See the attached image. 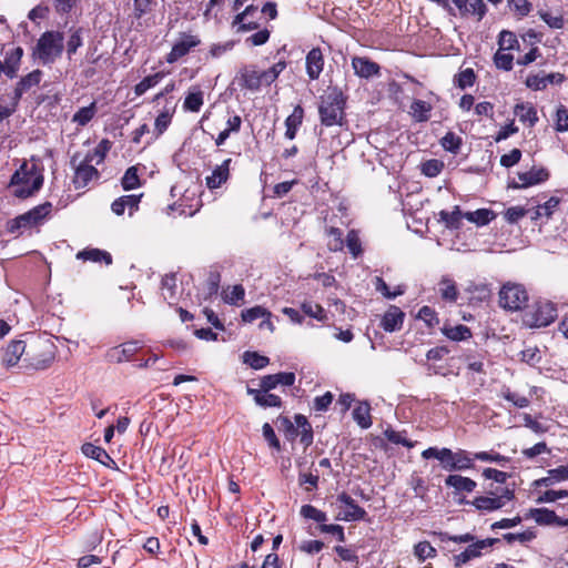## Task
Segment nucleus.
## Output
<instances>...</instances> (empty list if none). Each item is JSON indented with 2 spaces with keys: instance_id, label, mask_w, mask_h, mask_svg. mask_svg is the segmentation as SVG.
Listing matches in <instances>:
<instances>
[{
  "instance_id": "nucleus-10",
  "label": "nucleus",
  "mask_w": 568,
  "mask_h": 568,
  "mask_svg": "<svg viewBox=\"0 0 568 568\" xmlns=\"http://www.w3.org/2000/svg\"><path fill=\"white\" fill-rule=\"evenodd\" d=\"M201 40L195 34L181 33L166 57L169 63H174L186 55L193 48L197 47Z\"/></svg>"
},
{
  "instance_id": "nucleus-43",
  "label": "nucleus",
  "mask_w": 568,
  "mask_h": 568,
  "mask_svg": "<svg viewBox=\"0 0 568 568\" xmlns=\"http://www.w3.org/2000/svg\"><path fill=\"white\" fill-rule=\"evenodd\" d=\"M455 454V463H456V471L467 470L474 468V454L464 450L457 449L454 452Z\"/></svg>"
},
{
  "instance_id": "nucleus-47",
  "label": "nucleus",
  "mask_w": 568,
  "mask_h": 568,
  "mask_svg": "<svg viewBox=\"0 0 568 568\" xmlns=\"http://www.w3.org/2000/svg\"><path fill=\"white\" fill-rule=\"evenodd\" d=\"M327 235L331 237L327 246L332 252H338L344 248L345 242L343 240V232L334 226L326 230Z\"/></svg>"
},
{
  "instance_id": "nucleus-63",
  "label": "nucleus",
  "mask_w": 568,
  "mask_h": 568,
  "mask_svg": "<svg viewBox=\"0 0 568 568\" xmlns=\"http://www.w3.org/2000/svg\"><path fill=\"white\" fill-rule=\"evenodd\" d=\"M514 57L510 53H505L498 50L495 53L494 62L498 69L510 71L513 69Z\"/></svg>"
},
{
  "instance_id": "nucleus-36",
  "label": "nucleus",
  "mask_w": 568,
  "mask_h": 568,
  "mask_svg": "<svg viewBox=\"0 0 568 568\" xmlns=\"http://www.w3.org/2000/svg\"><path fill=\"white\" fill-rule=\"evenodd\" d=\"M77 258L82 261L104 262L106 265L112 263V256L109 252L99 248H90L78 252Z\"/></svg>"
},
{
  "instance_id": "nucleus-58",
  "label": "nucleus",
  "mask_w": 568,
  "mask_h": 568,
  "mask_svg": "<svg viewBox=\"0 0 568 568\" xmlns=\"http://www.w3.org/2000/svg\"><path fill=\"white\" fill-rule=\"evenodd\" d=\"M475 72L471 68L460 71L456 77V84L459 89L464 90L475 83Z\"/></svg>"
},
{
  "instance_id": "nucleus-28",
  "label": "nucleus",
  "mask_w": 568,
  "mask_h": 568,
  "mask_svg": "<svg viewBox=\"0 0 568 568\" xmlns=\"http://www.w3.org/2000/svg\"><path fill=\"white\" fill-rule=\"evenodd\" d=\"M514 114L528 126H534L538 122L537 111L529 102L517 103L514 108Z\"/></svg>"
},
{
  "instance_id": "nucleus-44",
  "label": "nucleus",
  "mask_w": 568,
  "mask_h": 568,
  "mask_svg": "<svg viewBox=\"0 0 568 568\" xmlns=\"http://www.w3.org/2000/svg\"><path fill=\"white\" fill-rule=\"evenodd\" d=\"M440 221L445 223L448 229H459L460 219L464 217V214L460 212L459 206H455L452 212L440 211L439 212Z\"/></svg>"
},
{
  "instance_id": "nucleus-25",
  "label": "nucleus",
  "mask_w": 568,
  "mask_h": 568,
  "mask_svg": "<svg viewBox=\"0 0 568 568\" xmlns=\"http://www.w3.org/2000/svg\"><path fill=\"white\" fill-rule=\"evenodd\" d=\"M564 480H568L567 467L559 466L557 468L549 469L547 471V476L546 477H542V478L534 480L532 486L535 488H538V487H550V486H552V485H555L557 483L564 481Z\"/></svg>"
},
{
  "instance_id": "nucleus-17",
  "label": "nucleus",
  "mask_w": 568,
  "mask_h": 568,
  "mask_svg": "<svg viewBox=\"0 0 568 568\" xmlns=\"http://www.w3.org/2000/svg\"><path fill=\"white\" fill-rule=\"evenodd\" d=\"M404 317L405 314L399 307L390 305L382 318L381 326L389 333L399 331L403 326Z\"/></svg>"
},
{
  "instance_id": "nucleus-45",
  "label": "nucleus",
  "mask_w": 568,
  "mask_h": 568,
  "mask_svg": "<svg viewBox=\"0 0 568 568\" xmlns=\"http://www.w3.org/2000/svg\"><path fill=\"white\" fill-rule=\"evenodd\" d=\"M164 74L162 72H156L154 74L145 77L141 82H139L134 87V93L140 97L144 94L149 89L155 87L162 79Z\"/></svg>"
},
{
  "instance_id": "nucleus-55",
  "label": "nucleus",
  "mask_w": 568,
  "mask_h": 568,
  "mask_svg": "<svg viewBox=\"0 0 568 568\" xmlns=\"http://www.w3.org/2000/svg\"><path fill=\"white\" fill-rule=\"evenodd\" d=\"M344 242L354 257L362 254V244L357 231L351 230Z\"/></svg>"
},
{
  "instance_id": "nucleus-52",
  "label": "nucleus",
  "mask_w": 568,
  "mask_h": 568,
  "mask_svg": "<svg viewBox=\"0 0 568 568\" xmlns=\"http://www.w3.org/2000/svg\"><path fill=\"white\" fill-rule=\"evenodd\" d=\"M301 515L304 518L312 519L316 523H320L321 525L325 524V521L327 520L326 514L312 505L302 506Z\"/></svg>"
},
{
  "instance_id": "nucleus-24",
  "label": "nucleus",
  "mask_w": 568,
  "mask_h": 568,
  "mask_svg": "<svg viewBox=\"0 0 568 568\" xmlns=\"http://www.w3.org/2000/svg\"><path fill=\"white\" fill-rule=\"evenodd\" d=\"M141 195H123L119 199H116L112 205V212L116 215H122L125 211V209H129V214L132 215L134 211L138 210L139 203L141 200Z\"/></svg>"
},
{
  "instance_id": "nucleus-35",
  "label": "nucleus",
  "mask_w": 568,
  "mask_h": 568,
  "mask_svg": "<svg viewBox=\"0 0 568 568\" xmlns=\"http://www.w3.org/2000/svg\"><path fill=\"white\" fill-rule=\"evenodd\" d=\"M442 333L447 338H449L452 341H456V342L466 341L471 337V332H470L469 327H467L466 325H462V324L455 325V326L444 325L442 328Z\"/></svg>"
},
{
  "instance_id": "nucleus-32",
  "label": "nucleus",
  "mask_w": 568,
  "mask_h": 568,
  "mask_svg": "<svg viewBox=\"0 0 568 568\" xmlns=\"http://www.w3.org/2000/svg\"><path fill=\"white\" fill-rule=\"evenodd\" d=\"M174 106H165L162 112L155 118L154 122V139L162 135L169 128L174 113Z\"/></svg>"
},
{
  "instance_id": "nucleus-27",
  "label": "nucleus",
  "mask_w": 568,
  "mask_h": 568,
  "mask_svg": "<svg viewBox=\"0 0 568 568\" xmlns=\"http://www.w3.org/2000/svg\"><path fill=\"white\" fill-rule=\"evenodd\" d=\"M548 179V172L545 169H531L527 172L518 173L519 184L514 187H528Z\"/></svg>"
},
{
  "instance_id": "nucleus-64",
  "label": "nucleus",
  "mask_w": 568,
  "mask_h": 568,
  "mask_svg": "<svg viewBox=\"0 0 568 568\" xmlns=\"http://www.w3.org/2000/svg\"><path fill=\"white\" fill-rule=\"evenodd\" d=\"M557 132L568 131V110L565 105H559L556 112V125Z\"/></svg>"
},
{
  "instance_id": "nucleus-22",
  "label": "nucleus",
  "mask_w": 568,
  "mask_h": 568,
  "mask_svg": "<svg viewBox=\"0 0 568 568\" xmlns=\"http://www.w3.org/2000/svg\"><path fill=\"white\" fill-rule=\"evenodd\" d=\"M140 348L138 342H126L109 351L108 356L111 361L121 363L129 361Z\"/></svg>"
},
{
  "instance_id": "nucleus-46",
  "label": "nucleus",
  "mask_w": 568,
  "mask_h": 568,
  "mask_svg": "<svg viewBox=\"0 0 568 568\" xmlns=\"http://www.w3.org/2000/svg\"><path fill=\"white\" fill-rule=\"evenodd\" d=\"M354 420L364 429L372 426L369 406L367 404H361L353 410Z\"/></svg>"
},
{
  "instance_id": "nucleus-2",
  "label": "nucleus",
  "mask_w": 568,
  "mask_h": 568,
  "mask_svg": "<svg viewBox=\"0 0 568 568\" xmlns=\"http://www.w3.org/2000/svg\"><path fill=\"white\" fill-rule=\"evenodd\" d=\"M63 33L59 31L43 32L36 44L33 54L43 64L53 63L64 49Z\"/></svg>"
},
{
  "instance_id": "nucleus-37",
  "label": "nucleus",
  "mask_w": 568,
  "mask_h": 568,
  "mask_svg": "<svg viewBox=\"0 0 568 568\" xmlns=\"http://www.w3.org/2000/svg\"><path fill=\"white\" fill-rule=\"evenodd\" d=\"M464 217L477 226H484L495 219V213L489 209H479L464 213Z\"/></svg>"
},
{
  "instance_id": "nucleus-16",
  "label": "nucleus",
  "mask_w": 568,
  "mask_h": 568,
  "mask_svg": "<svg viewBox=\"0 0 568 568\" xmlns=\"http://www.w3.org/2000/svg\"><path fill=\"white\" fill-rule=\"evenodd\" d=\"M352 68L354 73L362 79L379 75L381 67L366 57H353Z\"/></svg>"
},
{
  "instance_id": "nucleus-23",
  "label": "nucleus",
  "mask_w": 568,
  "mask_h": 568,
  "mask_svg": "<svg viewBox=\"0 0 568 568\" xmlns=\"http://www.w3.org/2000/svg\"><path fill=\"white\" fill-rule=\"evenodd\" d=\"M462 14L477 16L478 20L486 13V4L483 0H452Z\"/></svg>"
},
{
  "instance_id": "nucleus-4",
  "label": "nucleus",
  "mask_w": 568,
  "mask_h": 568,
  "mask_svg": "<svg viewBox=\"0 0 568 568\" xmlns=\"http://www.w3.org/2000/svg\"><path fill=\"white\" fill-rule=\"evenodd\" d=\"M528 302V293L521 284L506 283L499 291L500 307L516 312L526 306Z\"/></svg>"
},
{
  "instance_id": "nucleus-19",
  "label": "nucleus",
  "mask_w": 568,
  "mask_h": 568,
  "mask_svg": "<svg viewBox=\"0 0 568 568\" xmlns=\"http://www.w3.org/2000/svg\"><path fill=\"white\" fill-rule=\"evenodd\" d=\"M324 68V55L320 48H313L306 55V73L311 80H317Z\"/></svg>"
},
{
  "instance_id": "nucleus-9",
  "label": "nucleus",
  "mask_w": 568,
  "mask_h": 568,
  "mask_svg": "<svg viewBox=\"0 0 568 568\" xmlns=\"http://www.w3.org/2000/svg\"><path fill=\"white\" fill-rule=\"evenodd\" d=\"M498 541V538H487L483 540H476L475 542L470 544L464 551L454 555L453 560L455 568H460L468 561L480 557L484 549L494 546Z\"/></svg>"
},
{
  "instance_id": "nucleus-18",
  "label": "nucleus",
  "mask_w": 568,
  "mask_h": 568,
  "mask_svg": "<svg viewBox=\"0 0 568 568\" xmlns=\"http://www.w3.org/2000/svg\"><path fill=\"white\" fill-rule=\"evenodd\" d=\"M295 383V374L292 372H281L273 375L263 376L260 381V387L264 390H272L278 385L292 386Z\"/></svg>"
},
{
  "instance_id": "nucleus-30",
  "label": "nucleus",
  "mask_w": 568,
  "mask_h": 568,
  "mask_svg": "<svg viewBox=\"0 0 568 568\" xmlns=\"http://www.w3.org/2000/svg\"><path fill=\"white\" fill-rule=\"evenodd\" d=\"M445 485L456 489L459 493H471L477 486L475 480L460 475H448L445 479Z\"/></svg>"
},
{
  "instance_id": "nucleus-15",
  "label": "nucleus",
  "mask_w": 568,
  "mask_h": 568,
  "mask_svg": "<svg viewBox=\"0 0 568 568\" xmlns=\"http://www.w3.org/2000/svg\"><path fill=\"white\" fill-rule=\"evenodd\" d=\"M530 517L541 526L568 527V518L557 516L554 510L548 508H535L530 510Z\"/></svg>"
},
{
  "instance_id": "nucleus-31",
  "label": "nucleus",
  "mask_w": 568,
  "mask_h": 568,
  "mask_svg": "<svg viewBox=\"0 0 568 568\" xmlns=\"http://www.w3.org/2000/svg\"><path fill=\"white\" fill-rule=\"evenodd\" d=\"M176 288H178V286H176L175 274H166L162 277V282H161L162 296L169 304H173L178 301Z\"/></svg>"
},
{
  "instance_id": "nucleus-48",
  "label": "nucleus",
  "mask_w": 568,
  "mask_h": 568,
  "mask_svg": "<svg viewBox=\"0 0 568 568\" xmlns=\"http://www.w3.org/2000/svg\"><path fill=\"white\" fill-rule=\"evenodd\" d=\"M462 143V138L454 132H447L440 140L443 149L454 154L458 153Z\"/></svg>"
},
{
  "instance_id": "nucleus-1",
  "label": "nucleus",
  "mask_w": 568,
  "mask_h": 568,
  "mask_svg": "<svg viewBox=\"0 0 568 568\" xmlns=\"http://www.w3.org/2000/svg\"><path fill=\"white\" fill-rule=\"evenodd\" d=\"M43 184V176L37 173L36 165L29 166L23 162L13 173L10 185L14 186L13 194L19 199H27L38 192Z\"/></svg>"
},
{
  "instance_id": "nucleus-38",
  "label": "nucleus",
  "mask_w": 568,
  "mask_h": 568,
  "mask_svg": "<svg viewBox=\"0 0 568 568\" xmlns=\"http://www.w3.org/2000/svg\"><path fill=\"white\" fill-rule=\"evenodd\" d=\"M82 453L94 460H98L102 465H108L112 462L110 455L102 447L95 446L91 443H85L81 447Z\"/></svg>"
},
{
  "instance_id": "nucleus-20",
  "label": "nucleus",
  "mask_w": 568,
  "mask_h": 568,
  "mask_svg": "<svg viewBox=\"0 0 568 568\" xmlns=\"http://www.w3.org/2000/svg\"><path fill=\"white\" fill-rule=\"evenodd\" d=\"M271 390H264V388L260 387L258 389L247 388V394L253 396L256 405L268 408V407H281L282 399L280 396L275 394H271Z\"/></svg>"
},
{
  "instance_id": "nucleus-34",
  "label": "nucleus",
  "mask_w": 568,
  "mask_h": 568,
  "mask_svg": "<svg viewBox=\"0 0 568 568\" xmlns=\"http://www.w3.org/2000/svg\"><path fill=\"white\" fill-rule=\"evenodd\" d=\"M432 110V104L423 100H414L410 104V114L416 122L428 121Z\"/></svg>"
},
{
  "instance_id": "nucleus-56",
  "label": "nucleus",
  "mask_w": 568,
  "mask_h": 568,
  "mask_svg": "<svg viewBox=\"0 0 568 568\" xmlns=\"http://www.w3.org/2000/svg\"><path fill=\"white\" fill-rule=\"evenodd\" d=\"M375 288L377 292L382 293L384 297L388 300H393L396 296L404 294L403 286H398L396 291L392 292L388 287V285L385 283V281L382 277H376L375 280Z\"/></svg>"
},
{
  "instance_id": "nucleus-3",
  "label": "nucleus",
  "mask_w": 568,
  "mask_h": 568,
  "mask_svg": "<svg viewBox=\"0 0 568 568\" xmlns=\"http://www.w3.org/2000/svg\"><path fill=\"white\" fill-rule=\"evenodd\" d=\"M345 106V97L341 89L333 88L318 108L322 124L332 126L341 124Z\"/></svg>"
},
{
  "instance_id": "nucleus-41",
  "label": "nucleus",
  "mask_w": 568,
  "mask_h": 568,
  "mask_svg": "<svg viewBox=\"0 0 568 568\" xmlns=\"http://www.w3.org/2000/svg\"><path fill=\"white\" fill-rule=\"evenodd\" d=\"M301 308L305 315L315 318L318 322H325L327 320L325 310L317 303L305 301L302 303Z\"/></svg>"
},
{
  "instance_id": "nucleus-39",
  "label": "nucleus",
  "mask_w": 568,
  "mask_h": 568,
  "mask_svg": "<svg viewBox=\"0 0 568 568\" xmlns=\"http://www.w3.org/2000/svg\"><path fill=\"white\" fill-rule=\"evenodd\" d=\"M438 292L442 298L447 302H456L458 297L456 283L447 276H444L438 283Z\"/></svg>"
},
{
  "instance_id": "nucleus-53",
  "label": "nucleus",
  "mask_w": 568,
  "mask_h": 568,
  "mask_svg": "<svg viewBox=\"0 0 568 568\" xmlns=\"http://www.w3.org/2000/svg\"><path fill=\"white\" fill-rule=\"evenodd\" d=\"M202 105L203 93L201 91L189 93L183 103V108L191 112H199Z\"/></svg>"
},
{
  "instance_id": "nucleus-14",
  "label": "nucleus",
  "mask_w": 568,
  "mask_h": 568,
  "mask_svg": "<svg viewBox=\"0 0 568 568\" xmlns=\"http://www.w3.org/2000/svg\"><path fill=\"white\" fill-rule=\"evenodd\" d=\"M42 75H43L42 71L37 69V70H33L32 72L28 73L27 75L22 77L19 80V82L16 85L13 97L11 99L14 102V104L19 105V102H20L22 95L24 93H27L33 87L39 85V83L41 82Z\"/></svg>"
},
{
  "instance_id": "nucleus-51",
  "label": "nucleus",
  "mask_w": 568,
  "mask_h": 568,
  "mask_svg": "<svg viewBox=\"0 0 568 568\" xmlns=\"http://www.w3.org/2000/svg\"><path fill=\"white\" fill-rule=\"evenodd\" d=\"M122 187L126 191L133 190L140 186V179L138 175V169L135 166H130L121 181Z\"/></svg>"
},
{
  "instance_id": "nucleus-49",
  "label": "nucleus",
  "mask_w": 568,
  "mask_h": 568,
  "mask_svg": "<svg viewBox=\"0 0 568 568\" xmlns=\"http://www.w3.org/2000/svg\"><path fill=\"white\" fill-rule=\"evenodd\" d=\"M243 361L245 364H247L254 369H262L270 363L268 357L260 355L256 352L250 351L243 354Z\"/></svg>"
},
{
  "instance_id": "nucleus-21",
  "label": "nucleus",
  "mask_w": 568,
  "mask_h": 568,
  "mask_svg": "<svg viewBox=\"0 0 568 568\" xmlns=\"http://www.w3.org/2000/svg\"><path fill=\"white\" fill-rule=\"evenodd\" d=\"M232 159H226L222 162V164L217 165L212 174L206 176L205 183L210 190L220 187L223 183H225L230 176V165Z\"/></svg>"
},
{
  "instance_id": "nucleus-61",
  "label": "nucleus",
  "mask_w": 568,
  "mask_h": 568,
  "mask_svg": "<svg viewBox=\"0 0 568 568\" xmlns=\"http://www.w3.org/2000/svg\"><path fill=\"white\" fill-rule=\"evenodd\" d=\"M568 498V490L567 489H560V490H546L539 497L537 498L538 504L542 503H555L558 499H565Z\"/></svg>"
},
{
  "instance_id": "nucleus-62",
  "label": "nucleus",
  "mask_w": 568,
  "mask_h": 568,
  "mask_svg": "<svg viewBox=\"0 0 568 568\" xmlns=\"http://www.w3.org/2000/svg\"><path fill=\"white\" fill-rule=\"evenodd\" d=\"M520 359L528 365H535L540 362V351L536 346H529L520 352Z\"/></svg>"
},
{
  "instance_id": "nucleus-50",
  "label": "nucleus",
  "mask_w": 568,
  "mask_h": 568,
  "mask_svg": "<svg viewBox=\"0 0 568 568\" xmlns=\"http://www.w3.org/2000/svg\"><path fill=\"white\" fill-rule=\"evenodd\" d=\"M245 296V290L242 285H234L223 292V300L230 305H237L239 302L243 301Z\"/></svg>"
},
{
  "instance_id": "nucleus-42",
  "label": "nucleus",
  "mask_w": 568,
  "mask_h": 568,
  "mask_svg": "<svg viewBox=\"0 0 568 568\" xmlns=\"http://www.w3.org/2000/svg\"><path fill=\"white\" fill-rule=\"evenodd\" d=\"M95 113H97V105H95V102H92L90 105L79 109L74 113V115L72 118V122L79 124L80 126H84L93 119Z\"/></svg>"
},
{
  "instance_id": "nucleus-40",
  "label": "nucleus",
  "mask_w": 568,
  "mask_h": 568,
  "mask_svg": "<svg viewBox=\"0 0 568 568\" xmlns=\"http://www.w3.org/2000/svg\"><path fill=\"white\" fill-rule=\"evenodd\" d=\"M559 199L556 196H551L542 205H537L535 209L529 211L531 220H538L541 216L550 217L554 213V210L558 206Z\"/></svg>"
},
{
  "instance_id": "nucleus-57",
  "label": "nucleus",
  "mask_w": 568,
  "mask_h": 568,
  "mask_svg": "<svg viewBox=\"0 0 568 568\" xmlns=\"http://www.w3.org/2000/svg\"><path fill=\"white\" fill-rule=\"evenodd\" d=\"M241 316L244 322L252 323L257 318L271 316V313L262 306H254L243 311Z\"/></svg>"
},
{
  "instance_id": "nucleus-8",
  "label": "nucleus",
  "mask_w": 568,
  "mask_h": 568,
  "mask_svg": "<svg viewBox=\"0 0 568 568\" xmlns=\"http://www.w3.org/2000/svg\"><path fill=\"white\" fill-rule=\"evenodd\" d=\"M339 513L336 516L337 520L357 521L366 517V510L358 506L356 501L346 493H341L336 497Z\"/></svg>"
},
{
  "instance_id": "nucleus-60",
  "label": "nucleus",
  "mask_w": 568,
  "mask_h": 568,
  "mask_svg": "<svg viewBox=\"0 0 568 568\" xmlns=\"http://www.w3.org/2000/svg\"><path fill=\"white\" fill-rule=\"evenodd\" d=\"M444 168V163L436 159L427 160L422 164V173L426 176H437Z\"/></svg>"
},
{
  "instance_id": "nucleus-7",
  "label": "nucleus",
  "mask_w": 568,
  "mask_h": 568,
  "mask_svg": "<svg viewBox=\"0 0 568 568\" xmlns=\"http://www.w3.org/2000/svg\"><path fill=\"white\" fill-rule=\"evenodd\" d=\"M515 498V493L513 489L507 487L505 488H496L495 491H489L487 496H479L473 500V505L478 510L485 511H494L503 508L506 503L513 500Z\"/></svg>"
},
{
  "instance_id": "nucleus-33",
  "label": "nucleus",
  "mask_w": 568,
  "mask_h": 568,
  "mask_svg": "<svg viewBox=\"0 0 568 568\" xmlns=\"http://www.w3.org/2000/svg\"><path fill=\"white\" fill-rule=\"evenodd\" d=\"M83 44V30L82 28L71 27L69 29V39L67 41V57L69 60L72 59L73 54Z\"/></svg>"
},
{
  "instance_id": "nucleus-11",
  "label": "nucleus",
  "mask_w": 568,
  "mask_h": 568,
  "mask_svg": "<svg viewBox=\"0 0 568 568\" xmlns=\"http://www.w3.org/2000/svg\"><path fill=\"white\" fill-rule=\"evenodd\" d=\"M235 80L241 88L250 91H257L265 84L262 78V71L257 70L255 65H244L241 68Z\"/></svg>"
},
{
  "instance_id": "nucleus-6",
  "label": "nucleus",
  "mask_w": 568,
  "mask_h": 568,
  "mask_svg": "<svg viewBox=\"0 0 568 568\" xmlns=\"http://www.w3.org/2000/svg\"><path fill=\"white\" fill-rule=\"evenodd\" d=\"M557 317V308L550 302L538 303L525 313L524 322L530 327H545Z\"/></svg>"
},
{
  "instance_id": "nucleus-13",
  "label": "nucleus",
  "mask_w": 568,
  "mask_h": 568,
  "mask_svg": "<svg viewBox=\"0 0 568 568\" xmlns=\"http://www.w3.org/2000/svg\"><path fill=\"white\" fill-rule=\"evenodd\" d=\"M422 457L424 459L435 458L444 470L449 473L456 471L455 454L449 448L429 447L423 450Z\"/></svg>"
},
{
  "instance_id": "nucleus-59",
  "label": "nucleus",
  "mask_w": 568,
  "mask_h": 568,
  "mask_svg": "<svg viewBox=\"0 0 568 568\" xmlns=\"http://www.w3.org/2000/svg\"><path fill=\"white\" fill-rule=\"evenodd\" d=\"M285 67L286 63L284 61H280L270 69L262 71V78L264 79L265 85L272 84Z\"/></svg>"
},
{
  "instance_id": "nucleus-5",
  "label": "nucleus",
  "mask_w": 568,
  "mask_h": 568,
  "mask_svg": "<svg viewBox=\"0 0 568 568\" xmlns=\"http://www.w3.org/2000/svg\"><path fill=\"white\" fill-rule=\"evenodd\" d=\"M52 204L50 202H45L31 209L30 211L11 220L8 223V231L14 233L20 229H28L42 223V221L50 214Z\"/></svg>"
},
{
  "instance_id": "nucleus-26",
  "label": "nucleus",
  "mask_w": 568,
  "mask_h": 568,
  "mask_svg": "<svg viewBox=\"0 0 568 568\" xmlns=\"http://www.w3.org/2000/svg\"><path fill=\"white\" fill-rule=\"evenodd\" d=\"M26 351V343L23 341H12L4 351L2 363L7 367H13L18 364L19 359Z\"/></svg>"
},
{
  "instance_id": "nucleus-54",
  "label": "nucleus",
  "mask_w": 568,
  "mask_h": 568,
  "mask_svg": "<svg viewBox=\"0 0 568 568\" xmlns=\"http://www.w3.org/2000/svg\"><path fill=\"white\" fill-rule=\"evenodd\" d=\"M436 554V549L428 541H420L414 547V555L420 561H424L428 558H434Z\"/></svg>"
},
{
  "instance_id": "nucleus-12",
  "label": "nucleus",
  "mask_w": 568,
  "mask_h": 568,
  "mask_svg": "<svg viewBox=\"0 0 568 568\" xmlns=\"http://www.w3.org/2000/svg\"><path fill=\"white\" fill-rule=\"evenodd\" d=\"M92 156H85L83 161L75 168L73 184L75 189H83L93 180L100 176L99 171L92 165Z\"/></svg>"
},
{
  "instance_id": "nucleus-29",
  "label": "nucleus",
  "mask_w": 568,
  "mask_h": 568,
  "mask_svg": "<svg viewBox=\"0 0 568 568\" xmlns=\"http://www.w3.org/2000/svg\"><path fill=\"white\" fill-rule=\"evenodd\" d=\"M304 118V110L301 105H296L285 120V138L288 140H293L296 136L297 130L301 126Z\"/></svg>"
}]
</instances>
